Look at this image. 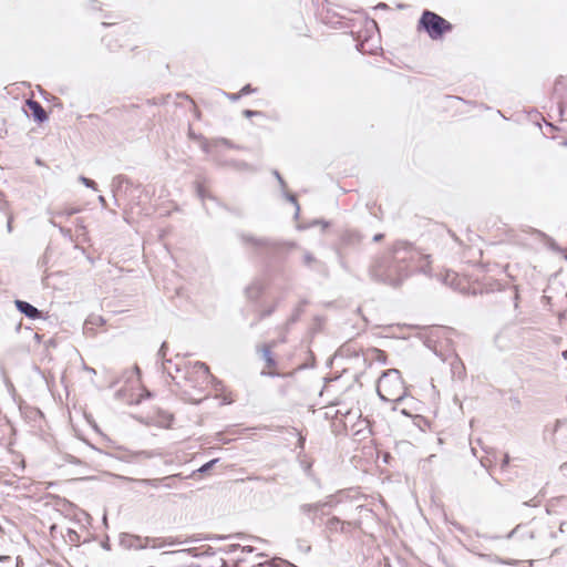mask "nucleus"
I'll list each match as a JSON object with an SVG mask.
<instances>
[{"label":"nucleus","mask_w":567,"mask_h":567,"mask_svg":"<svg viewBox=\"0 0 567 567\" xmlns=\"http://www.w3.org/2000/svg\"><path fill=\"white\" fill-rule=\"evenodd\" d=\"M417 254L409 250L403 240H398L392 248L378 256L369 268L373 280L392 287L400 286L408 277V266L404 264L408 258L413 259Z\"/></svg>","instance_id":"obj_1"},{"label":"nucleus","mask_w":567,"mask_h":567,"mask_svg":"<svg viewBox=\"0 0 567 567\" xmlns=\"http://www.w3.org/2000/svg\"><path fill=\"white\" fill-rule=\"evenodd\" d=\"M377 392L382 401L401 402L406 396V389L400 371L398 369L384 371L378 380Z\"/></svg>","instance_id":"obj_2"},{"label":"nucleus","mask_w":567,"mask_h":567,"mask_svg":"<svg viewBox=\"0 0 567 567\" xmlns=\"http://www.w3.org/2000/svg\"><path fill=\"white\" fill-rule=\"evenodd\" d=\"M417 28L424 30L432 40H436L442 38L445 32L452 31L453 25L437 13L424 10Z\"/></svg>","instance_id":"obj_3"},{"label":"nucleus","mask_w":567,"mask_h":567,"mask_svg":"<svg viewBox=\"0 0 567 567\" xmlns=\"http://www.w3.org/2000/svg\"><path fill=\"white\" fill-rule=\"evenodd\" d=\"M185 382L193 388H202L203 384H207L214 377L209 372V368L206 363L196 361L192 367L186 369Z\"/></svg>","instance_id":"obj_4"},{"label":"nucleus","mask_w":567,"mask_h":567,"mask_svg":"<svg viewBox=\"0 0 567 567\" xmlns=\"http://www.w3.org/2000/svg\"><path fill=\"white\" fill-rule=\"evenodd\" d=\"M239 239L244 245H251L252 247H255L257 249H266L267 251H270L274 254L278 252L285 246V244L277 241L275 239L265 238V237L258 238V237H255L254 235L246 234V233H240Z\"/></svg>","instance_id":"obj_5"},{"label":"nucleus","mask_w":567,"mask_h":567,"mask_svg":"<svg viewBox=\"0 0 567 567\" xmlns=\"http://www.w3.org/2000/svg\"><path fill=\"white\" fill-rule=\"evenodd\" d=\"M132 186V181L125 175H116L113 177L111 188L117 205H120L118 202L127 195V192Z\"/></svg>","instance_id":"obj_6"},{"label":"nucleus","mask_w":567,"mask_h":567,"mask_svg":"<svg viewBox=\"0 0 567 567\" xmlns=\"http://www.w3.org/2000/svg\"><path fill=\"white\" fill-rule=\"evenodd\" d=\"M14 305L17 310L29 319L35 320L42 318V311L28 301L17 299Z\"/></svg>","instance_id":"obj_7"},{"label":"nucleus","mask_w":567,"mask_h":567,"mask_svg":"<svg viewBox=\"0 0 567 567\" xmlns=\"http://www.w3.org/2000/svg\"><path fill=\"white\" fill-rule=\"evenodd\" d=\"M404 245L406 246V248H409V250H413L414 252L417 254V257L413 256V259L408 258V260L404 262L408 266L406 270L409 271V276H411L413 272H416L415 266H419V264L422 262L423 260L427 261V258H431V256L421 252L416 247H414L412 244L408 241H404Z\"/></svg>","instance_id":"obj_8"},{"label":"nucleus","mask_w":567,"mask_h":567,"mask_svg":"<svg viewBox=\"0 0 567 567\" xmlns=\"http://www.w3.org/2000/svg\"><path fill=\"white\" fill-rule=\"evenodd\" d=\"M25 104L30 111V115L35 122L43 123L48 120V114L45 110L38 101L29 99L27 100Z\"/></svg>","instance_id":"obj_9"},{"label":"nucleus","mask_w":567,"mask_h":567,"mask_svg":"<svg viewBox=\"0 0 567 567\" xmlns=\"http://www.w3.org/2000/svg\"><path fill=\"white\" fill-rule=\"evenodd\" d=\"M323 509V504L312 503V504H302L299 506L300 513L308 516L312 524H316V518L319 513Z\"/></svg>","instance_id":"obj_10"},{"label":"nucleus","mask_w":567,"mask_h":567,"mask_svg":"<svg viewBox=\"0 0 567 567\" xmlns=\"http://www.w3.org/2000/svg\"><path fill=\"white\" fill-rule=\"evenodd\" d=\"M346 525H351V522L341 520L337 516H332L326 523V530L330 534L346 533Z\"/></svg>","instance_id":"obj_11"},{"label":"nucleus","mask_w":567,"mask_h":567,"mask_svg":"<svg viewBox=\"0 0 567 567\" xmlns=\"http://www.w3.org/2000/svg\"><path fill=\"white\" fill-rule=\"evenodd\" d=\"M175 477H176V475L166 476V477H162V478H141V480H136V482L140 485H147V486H152V487H159V486H162V483L167 482V481H174Z\"/></svg>","instance_id":"obj_12"},{"label":"nucleus","mask_w":567,"mask_h":567,"mask_svg":"<svg viewBox=\"0 0 567 567\" xmlns=\"http://www.w3.org/2000/svg\"><path fill=\"white\" fill-rule=\"evenodd\" d=\"M246 292V297L249 299V300H258L259 297L261 296L262 293V287L260 284L258 282H254L251 284L250 286H248L245 290Z\"/></svg>","instance_id":"obj_13"},{"label":"nucleus","mask_w":567,"mask_h":567,"mask_svg":"<svg viewBox=\"0 0 567 567\" xmlns=\"http://www.w3.org/2000/svg\"><path fill=\"white\" fill-rule=\"evenodd\" d=\"M271 344H265L261 348V358L265 360L268 368H275L277 365V361L271 353Z\"/></svg>","instance_id":"obj_14"},{"label":"nucleus","mask_w":567,"mask_h":567,"mask_svg":"<svg viewBox=\"0 0 567 567\" xmlns=\"http://www.w3.org/2000/svg\"><path fill=\"white\" fill-rule=\"evenodd\" d=\"M306 305V301H301L293 310H292V313L291 316L288 318L287 320V324L290 326V324H293L296 323L300 316L302 315L303 312V306Z\"/></svg>","instance_id":"obj_15"},{"label":"nucleus","mask_w":567,"mask_h":567,"mask_svg":"<svg viewBox=\"0 0 567 567\" xmlns=\"http://www.w3.org/2000/svg\"><path fill=\"white\" fill-rule=\"evenodd\" d=\"M511 332V328L506 327L504 329H502L499 331V333H497L495 336V343L501 348V349H505L507 346L503 342V339Z\"/></svg>","instance_id":"obj_16"},{"label":"nucleus","mask_w":567,"mask_h":567,"mask_svg":"<svg viewBox=\"0 0 567 567\" xmlns=\"http://www.w3.org/2000/svg\"><path fill=\"white\" fill-rule=\"evenodd\" d=\"M430 265H431V258H427V261L423 260L422 262L419 264V266H415V271L424 274V275H430L431 274Z\"/></svg>","instance_id":"obj_17"},{"label":"nucleus","mask_w":567,"mask_h":567,"mask_svg":"<svg viewBox=\"0 0 567 567\" xmlns=\"http://www.w3.org/2000/svg\"><path fill=\"white\" fill-rule=\"evenodd\" d=\"M278 303H279V300L276 301L272 306L260 311L258 315V320H264L265 318L270 317L276 311Z\"/></svg>","instance_id":"obj_18"},{"label":"nucleus","mask_w":567,"mask_h":567,"mask_svg":"<svg viewBox=\"0 0 567 567\" xmlns=\"http://www.w3.org/2000/svg\"><path fill=\"white\" fill-rule=\"evenodd\" d=\"M80 212V208H76V207H71V208H65V209H62V210H59V212H55L54 215L55 216H64V217H70L74 214H78Z\"/></svg>","instance_id":"obj_19"},{"label":"nucleus","mask_w":567,"mask_h":567,"mask_svg":"<svg viewBox=\"0 0 567 567\" xmlns=\"http://www.w3.org/2000/svg\"><path fill=\"white\" fill-rule=\"evenodd\" d=\"M493 561H495L497 564H502V565H508V566H516V565H518V560H516V559H507V558H502V557H498V556H495Z\"/></svg>","instance_id":"obj_20"},{"label":"nucleus","mask_w":567,"mask_h":567,"mask_svg":"<svg viewBox=\"0 0 567 567\" xmlns=\"http://www.w3.org/2000/svg\"><path fill=\"white\" fill-rule=\"evenodd\" d=\"M286 198L292 203L295 205V208H296V212H295V217L298 218L299 216V212H300V206L297 202V198L293 194H286Z\"/></svg>","instance_id":"obj_21"},{"label":"nucleus","mask_w":567,"mask_h":567,"mask_svg":"<svg viewBox=\"0 0 567 567\" xmlns=\"http://www.w3.org/2000/svg\"><path fill=\"white\" fill-rule=\"evenodd\" d=\"M217 462H218V458L210 460L209 462H207L204 465H202L197 470V472L198 473H207L214 466V464H216Z\"/></svg>","instance_id":"obj_22"},{"label":"nucleus","mask_w":567,"mask_h":567,"mask_svg":"<svg viewBox=\"0 0 567 567\" xmlns=\"http://www.w3.org/2000/svg\"><path fill=\"white\" fill-rule=\"evenodd\" d=\"M79 181L89 188L96 189V183L85 176H80Z\"/></svg>","instance_id":"obj_23"},{"label":"nucleus","mask_w":567,"mask_h":567,"mask_svg":"<svg viewBox=\"0 0 567 567\" xmlns=\"http://www.w3.org/2000/svg\"><path fill=\"white\" fill-rule=\"evenodd\" d=\"M197 194L203 200H205L206 198L215 199L213 196H209L207 194L206 189L200 184L197 185Z\"/></svg>","instance_id":"obj_24"},{"label":"nucleus","mask_w":567,"mask_h":567,"mask_svg":"<svg viewBox=\"0 0 567 567\" xmlns=\"http://www.w3.org/2000/svg\"><path fill=\"white\" fill-rule=\"evenodd\" d=\"M316 261L317 260H316L315 256L311 252L306 251L303 254V262H305L306 266H310L312 262H316Z\"/></svg>","instance_id":"obj_25"},{"label":"nucleus","mask_w":567,"mask_h":567,"mask_svg":"<svg viewBox=\"0 0 567 567\" xmlns=\"http://www.w3.org/2000/svg\"><path fill=\"white\" fill-rule=\"evenodd\" d=\"M130 547H134V548H143V547H144V545L142 544L141 538L132 536V537L130 538Z\"/></svg>","instance_id":"obj_26"},{"label":"nucleus","mask_w":567,"mask_h":567,"mask_svg":"<svg viewBox=\"0 0 567 567\" xmlns=\"http://www.w3.org/2000/svg\"><path fill=\"white\" fill-rule=\"evenodd\" d=\"M58 229L63 237L72 239V231L70 228L58 226Z\"/></svg>","instance_id":"obj_27"},{"label":"nucleus","mask_w":567,"mask_h":567,"mask_svg":"<svg viewBox=\"0 0 567 567\" xmlns=\"http://www.w3.org/2000/svg\"><path fill=\"white\" fill-rule=\"evenodd\" d=\"M255 91H256V89L251 87V85H250V84H246V85H245V86L239 91V94H240L241 96H244V95H247V94L252 93V92H255Z\"/></svg>","instance_id":"obj_28"},{"label":"nucleus","mask_w":567,"mask_h":567,"mask_svg":"<svg viewBox=\"0 0 567 567\" xmlns=\"http://www.w3.org/2000/svg\"><path fill=\"white\" fill-rule=\"evenodd\" d=\"M167 364H172V361L171 360H165L163 361L162 363V368H163V371L166 372L169 377H172L173 379H175L173 377V373H172V370L169 367H167Z\"/></svg>","instance_id":"obj_29"},{"label":"nucleus","mask_w":567,"mask_h":567,"mask_svg":"<svg viewBox=\"0 0 567 567\" xmlns=\"http://www.w3.org/2000/svg\"><path fill=\"white\" fill-rule=\"evenodd\" d=\"M520 528H522V525H517L513 530H511V532L506 535V538H507V539H511V538L516 537V536L519 534Z\"/></svg>","instance_id":"obj_30"},{"label":"nucleus","mask_w":567,"mask_h":567,"mask_svg":"<svg viewBox=\"0 0 567 567\" xmlns=\"http://www.w3.org/2000/svg\"><path fill=\"white\" fill-rule=\"evenodd\" d=\"M260 114H261V112H259V111H251V110H244L243 111V115L245 117H247V118H250L252 116H257V115H260Z\"/></svg>","instance_id":"obj_31"},{"label":"nucleus","mask_w":567,"mask_h":567,"mask_svg":"<svg viewBox=\"0 0 567 567\" xmlns=\"http://www.w3.org/2000/svg\"><path fill=\"white\" fill-rule=\"evenodd\" d=\"M509 461H511L509 455L507 453L504 454V457H503L502 463H501V468L505 470L508 466Z\"/></svg>","instance_id":"obj_32"},{"label":"nucleus","mask_w":567,"mask_h":567,"mask_svg":"<svg viewBox=\"0 0 567 567\" xmlns=\"http://www.w3.org/2000/svg\"><path fill=\"white\" fill-rule=\"evenodd\" d=\"M166 349H167V344H166V342H163L161 348H159V350H158V352H157V355L159 358H164L165 354H166Z\"/></svg>","instance_id":"obj_33"},{"label":"nucleus","mask_w":567,"mask_h":567,"mask_svg":"<svg viewBox=\"0 0 567 567\" xmlns=\"http://www.w3.org/2000/svg\"><path fill=\"white\" fill-rule=\"evenodd\" d=\"M274 175L276 176V179H278L281 188L284 189L286 187V183L278 171H274Z\"/></svg>","instance_id":"obj_34"},{"label":"nucleus","mask_w":567,"mask_h":567,"mask_svg":"<svg viewBox=\"0 0 567 567\" xmlns=\"http://www.w3.org/2000/svg\"><path fill=\"white\" fill-rule=\"evenodd\" d=\"M317 503H318V504H323V508H324L326 506H330V507H331V506H333V505H334V502H333V497H332V496H329V497L327 498V501H324V502H317Z\"/></svg>","instance_id":"obj_35"},{"label":"nucleus","mask_w":567,"mask_h":567,"mask_svg":"<svg viewBox=\"0 0 567 567\" xmlns=\"http://www.w3.org/2000/svg\"><path fill=\"white\" fill-rule=\"evenodd\" d=\"M373 352L377 354L378 360H385V353L382 350L373 349Z\"/></svg>","instance_id":"obj_36"},{"label":"nucleus","mask_w":567,"mask_h":567,"mask_svg":"<svg viewBox=\"0 0 567 567\" xmlns=\"http://www.w3.org/2000/svg\"><path fill=\"white\" fill-rule=\"evenodd\" d=\"M226 95L233 102H236V101H238L241 97L239 92L238 93H229V94H226Z\"/></svg>","instance_id":"obj_37"},{"label":"nucleus","mask_w":567,"mask_h":567,"mask_svg":"<svg viewBox=\"0 0 567 567\" xmlns=\"http://www.w3.org/2000/svg\"><path fill=\"white\" fill-rule=\"evenodd\" d=\"M514 290H515V292H514V307L517 308L518 307L519 295H518V289H517L516 286L514 287Z\"/></svg>","instance_id":"obj_38"},{"label":"nucleus","mask_w":567,"mask_h":567,"mask_svg":"<svg viewBox=\"0 0 567 567\" xmlns=\"http://www.w3.org/2000/svg\"><path fill=\"white\" fill-rule=\"evenodd\" d=\"M192 549H183V550H172V551H165L163 555H175V554H182V553H189Z\"/></svg>","instance_id":"obj_39"},{"label":"nucleus","mask_w":567,"mask_h":567,"mask_svg":"<svg viewBox=\"0 0 567 567\" xmlns=\"http://www.w3.org/2000/svg\"><path fill=\"white\" fill-rule=\"evenodd\" d=\"M559 471L561 472V474L564 476H567V462L563 463L560 466H559Z\"/></svg>","instance_id":"obj_40"},{"label":"nucleus","mask_w":567,"mask_h":567,"mask_svg":"<svg viewBox=\"0 0 567 567\" xmlns=\"http://www.w3.org/2000/svg\"><path fill=\"white\" fill-rule=\"evenodd\" d=\"M75 223H76V227H78L79 229H81V230H85V226H84V224H83V219H80V218H79V219H76V221H75Z\"/></svg>","instance_id":"obj_41"},{"label":"nucleus","mask_w":567,"mask_h":567,"mask_svg":"<svg viewBox=\"0 0 567 567\" xmlns=\"http://www.w3.org/2000/svg\"><path fill=\"white\" fill-rule=\"evenodd\" d=\"M174 481H167V482H164L162 483V486H165L167 488H173L174 487V484H173Z\"/></svg>","instance_id":"obj_42"},{"label":"nucleus","mask_w":567,"mask_h":567,"mask_svg":"<svg viewBox=\"0 0 567 567\" xmlns=\"http://www.w3.org/2000/svg\"><path fill=\"white\" fill-rule=\"evenodd\" d=\"M458 365H460L462 369H464L463 363L458 360V361L456 362V364H454V363L452 364V370H453V371H455V369H458Z\"/></svg>","instance_id":"obj_43"},{"label":"nucleus","mask_w":567,"mask_h":567,"mask_svg":"<svg viewBox=\"0 0 567 567\" xmlns=\"http://www.w3.org/2000/svg\"><path fill=\"white\" fill-rule=\"evenodd\" d=\"M7 228H8L9 233L12 230V217L11 216L8 218Z\"/></svg>","instance_id":"obj_44"},{"label":"nucleus","mask_w":567,"mask_h":567,"mask_svg":"<svg viewBox=\"0 0 567 567\" xmlns=\"http://www.w3.org/2000/svg\"><path fill=\"white\" fill-rule=\"evenodd\" d=\"M523 538H528V539H533L534 538V533L533 532H527L526 534L522 535Z\"/></svg>","instance_id":"obj_45"},{"label":"nucleus","mask_w":567,"mask_h":567,"mask_svg":"<svg viewBox=\"0 0 567 567\" xmlns=\"http://www.w3.org/2000/svg\"><path fill=\"white\" fill-rule=\"evenodd\" d=\"M241 550L246 551V553H252L254 551V547H251V546H244V547H241Z\"/></svg>","instance_id":"obj_46"},{"label":"nucleus","mask_w":567,"mask_h":567,"mask_svg":"<svg viewBox=\"0 0 567 567\" xmlns=\"http://www.w3.org/2000/svg\"><path fill=\"white\" fill-rule=\"evenodd\" d=\"M383 238V234H377L373 236V241H380Z\"/></svg>","instance_id":"obj_47"},{"label":"nucleus","mask_w":567,"mask_h":567,"mask_svg":"<svg viewBox=\"0 0 567 567\" xmlns=\"http://www.w3.org/2000/svg\"><path fill=\"white\" fill-rule=\"evenodd\" d=\"M99 202L102 204L103 207L106 206V200H105V197L104 196H99Z\"/></svg>","instance_id":"obj_48"},{"label":"nucleus","mask_w":567,"mask_h":567,"mask_svg":"<svg viewBox=\"0 0 567 567\" xmlns=\"http://www.w3.org/2000/svg\"><path fill=\"white\" fill-rule=\"evenodd\" d=\"M315 224H322L323 228H327L329 223L324 220H316Z\"/></svg>","instance_id":"obj_49"},{"label":"nucleus","mask_w":567,"mask_h":567,"mask_svg":"<svg viewBox=\"0 0 567 567\" xmlns=\"http://www.w3.org/2000/svg\"><path fill=\"white\" fill-rule=\"evenodd\" d=\"M238 548H241V546H240L239 544L231 545V546H230V550H229V551H234V550H236V549H238Z\"/></svg>","instance_id":"obj_50"},{"label":"nucleus","mask_w":567,"mask_h":567,"mask_svg":"<svg viewBox=\"0 0 567 567\" xmlns=\"http://www.w3.org/2000/svg\"><path fill=\"white\" fill-rule=\"evenodd\" d=\"M487 476H488V478H489L492 482H494L496 485H499L498 480L494 478V477H493V476H491L488 473H487Z\"/></svg>","instance_id":"obj_51"},{"label":"nucleus","mask_w":567,"mask_h":567,"mask_svg":"<svg viewBox=\"0 0 567 567\" xmlns=\"http://www.w3.org/2000/svg\"><path fill=\"white\" fill-rule=\"evenodd\" d=\"M375 8H377V9H379V8H380V9H386V8H388V6H386L385 3H383V2H381V3H379Z\"/></svg>","instance_id":"obj_52"},{"label":"nucleus","mask_w":567,"mask_h":567,"mask_svg":"<svg viewBox=\"0 0 567 567\" xmlns=\"http://www.w3.org/2000/svg\"><path fill=\"white\" fill-rule=\"evenodd\" d=\"M262 374H265V375H269V377H276V375H278V373H276V372H262Z\"/></svg>","instance_id":"obj_53"},{"label":"nucleus","mask_w":567,"mask_h":567,"mask_svg":"<svg viewBox=\"0 0 567 567\" xmlns=\"http://www.w3.org/2000/svg\"><path fill=\"white\" fill-rule=\"evenodd\" d=\"M173 371H176V372H179L181 371V368L178 364H175L174 368H173Z\"/></svg>","instance_id":"obj_54"},{"label":"nucleus","mask_w":567,"mask_h":567,"mask_svg":"<svg viewBox=\"0 0 567 567\" xmlns=\"http://www.w3.org/2000/svg\"><path fill=\"white\" fill-rule=\"evenodd\" d=\"M173 371H176V372H179L181 371V368L178 364H175L174 368H173Z\"/></svg>","instance_id":"obj_55"},{"label":"nucleus","mask_w":567,"mask_h":567,"mask_svg":"<svg viewBox=\"0 0 567 567\" xmlns=\"http://www.w3.org/2000/svg\"><path fill=\"white\" fill-rule=\"evenodd\" d=\"M50 224H51L52 226H54V227L60 226L59 224H56V223H55V220H54V219H50Z\"/></svg>","instance_id":"obj_56"},{"label":"nucleus","mask_w":567,"mask_h":567,"mask_svg":"<svg viewBox=\"0 0 567 567\" xmlns=\"http://www.w3.org/2000/svg\"><path fill=\"white\" fill-rule=\"evenodd\" d=\"M559 85H560V82H559V81H556V83H555V87H554L555 92H557V91H558V86H559Z\"/></svg>","instance_id":"obj_57"},{"label":"nucleus","mask_w":567,"mask_h":567,"mask_svg":"<svg viewBox=\"0 0 567 567\" xmlns=\"http://www.w3.org/2000/svg\"><path fill=\"white\" fill-rule=\"evenodd\" d=\"M524 505H526V506H536L537 504L536 503L532 504V502H524Z\"/></svg>","instance_id":"obj_58"},{"label":"nucleus","mask_w":567,"mask_h":567,"mask_svg":"<svg viewBox=\"0 0 567 567\" xmlns=\"http://www.w3.org/2000/svg\"><path fill=\"white\" fill-rule=\"evenodd\" d=\"M259 321H260V320H258V319H257V320H255V321H252V322L250 323V328H254V327H255Z\"/></svg>","instance_id":"obj_59"},{"label":"nucleus","mask_w":567,"mask_h":567,"mask_svg":"<svg viewBox=\"0 0 567 567\" xmlns=\"http://www.w3.org/2000/svg\"><path fill=\"white\" fill-rule=\"evenodd\" d=\"M349 527H357V523H352L351 522V525H346V529L349 528Z\"/></svg>","instance_id":"obj_60"},{"label":"nucleus","mask_w":567,"mask_h":567,"mask_svg":"<svg viewBox=\"0 0 567 567\" xmlns=\"http://www.w3.org/2000/svg\"><path fill=\"white\" fill-rule=\"evenodd\" d=\"M227 209H228L230 213H233V214L240 215L238 212H236V210H234V209H229V208H227Z\"/></svg>","instance_id":"obj_61"},{"label":"nucleus","mask_w":567,"mask_h":567,"mask_svg":"<svg viewBox=\"0 0 567 567\" xmlns=\"http://www.w3.org/2000/svg\"><path fill=\"white\" fill-rule=\"evenodd\" d=\"M401 413L404 414V415H409V413L406 412V410H401Z\"/></svg>","instance_id":"obj_62"},{"label":"nucleus","mask_w":567,"mask_h":567,"mask_svg":"<svg viewBox=\"0 0 567 567\" xmlns=\"http://www.w3.org/2000/svg\"><path fill=\"white\" fill-rule=\"evenodd\" d=\"M558 110H559V113L563 114V109L560 105L558 106Z\"/></svg>","instance_id":"obj_63"},{"label":"nucleus","mask_w":567,"mask_h":567,"mask_svg":"<svg viewBox=\"0 0 567 567\" xmlns=\"http://www.w3.org/2000/svg\"><path fill=\"white\" fill-rule=\"evenodd\" d=\"M229 536H221L219 537L220 539H225V538H228Z\"/></svg>","instance_id":"obj_64"}]
</instances>
